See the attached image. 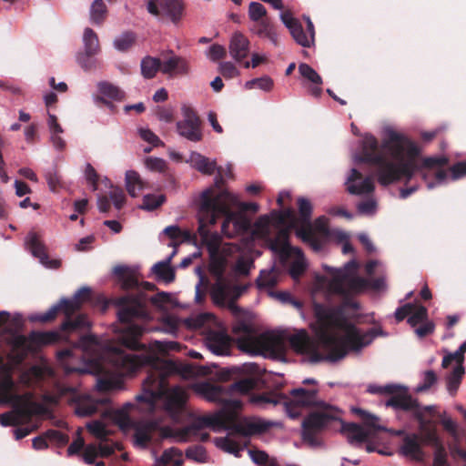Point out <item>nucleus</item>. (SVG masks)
<instances>
[{"instance_id":"nucleus-4","label":"nucleus","mask_w":466,"mask_h":466,"mask_svg":"<svg viewBox=\"0 0 466 466\" xmlns=\"http://www.w3.org/2000/svg\"><path fill=\"white\" fill-rule=\"evenodd\" d=\"M232 332L237 336L238 348L253 355L282 356L285 354L286 341H288L294 351L307 356L310 362L316 363L326 359L319 352L318 343L304 329L290 335L261 334L257 336L252 325L239 320L233 326Z\"/></svg>"},{"instance_id":"nucleus-45","label":"nucleus","mask_w":466,"mask_h":466,"mask_svg":"<svg viewBox=\"0 0 466 466\" xmlns=\"http://www.w3.org/2000/svg\"><path fill=\"white\" fill-rule=\"evenodd\" d=\"M136 35L133 32L127 31L117 36L114 40V47L120 51H127L135 44Z\"/></svg>"},{"instance_id":"nucleus-57","label":"nucleus","mask_w":466,"mask_h":466,"mask_svg":"<svg viewBox=\"0 0 466 466\" xmlns=\"http://www.w3.org/2000/svg\"><path fill=\"white\" fill-rule=\"evenodd\" d=\"M274 86L273 80L269 76H263L260 78H254L246 83V87L248 89H252L254 87H258L264 91H270Z\"/></svg>"},{"instance_id":"nucleus-36","label":"nucleus","mask_w":466,"mask_h":466,"mask_svg":"<svg viewBox=\"0 0 466 466\" xmlns=\"http://www.w3.org/2000/svg\"><path fill=\"white\" fill-rule=\"evenodd\" d=\"M292 256H295V258L289 267V274L293 279H299L306 271L307 263L299 248H296Z\"/></svg>"},{"instance_id":"nucleus-47","label":"nucleus","mask_w":466,"mask_h":466,"mask_svg":"<svg viewBox=\"0 0 466 466\" xmlns=\"http://www.w3.org/2000/svg\"><path fill=\"white\" fill-rule=\"evenodd\" d=\"M123 381L116 378H99L96 383V389L101 392H108L114 390L122 389Z\"/></svg>"},{"instance_id":"nucleus-46","label":"nucleus","mask_w":466,"mask_h":466,"mask_svg":"<svg viewBox=\"0 0 466 466\" xmlns=\"http://www.w3.org/2000/svg\"><path fill=\"white\" fill-rule=\"evenodd\" d=\"M270 223L280 228L287 225L280 210H272L268 216H263L258 221V225L262 224L264 227H268Z\"/></svg>"},{"instance_id":"nucleus-15","label":"nucleus","mask_w":466,"mask_h":466,"mask_svg":"<svg viewBox=\"0 0 466 466\" xmlns=\"http://www.w3.org/2000/svg\"><path fill=\"white\" fill-rule=\"evenodd\" d=\"M258 385V380L254 377H247L234 381L228 388L213 384L210 382H203L198 385V390L209 401L219 402L228 395L248 394L253 390Z\"/></svg>"},{"instance_id":"nucleus-5","label":"nucleus","mask_w":466,"mask_h":466,"mask_svg":"<svg viewBox=\"0 0 466 466\" xmlns=\"http://www.w3.org/2000/svg\"><path fill=\"white\" fill-rule=\"evenodd\" d=\"M238 204V197L228 189H221L215 194L212 187L204 190L200 196V210L204 219L214 225L218 218L223 217L221 231L225 237L233 238L247 232L250 221L245 216L233 211L232 205Z\"/></svg>"},{"instance_id":"nucleus-21","label":"nucleus","mask_w":466,"mask_h":466,"mask_svg":"<svg viewBox=\"0 0 466 466\" xmlns=\"http://www.w3.org/2000/svg\"><path fill=\"white\" fill-rule=\"evenodd\" d=\"M290 230L289 228H281L273 238L268 240L269 248L278 254L280 263L285 267L292 257L293 251L297 248L289 245Z\"/></svg>"},{"instance_id":"nucleus-50","label":"nucleus","mask_w":466,"mask_h":466,"mask_svg":"<svg viewBox=\"0 0 466 466\" xmlns=\"http://www.w3.org/2000/svg\"><path fill=\"white\" fill-rule=\"evenodd\" d=\"M98 89L103 96L115 100L120 101L125 97L124 92L122 90L107 82L100 83L98 85Z\"/></svg>"},{"instance_id":"nucleus-19","label":"nucleus","mask_w":466,"mask_h":466,"mask_svg":"<svg viewBox=\"0 0 466 466\" xmlns=\"http://www.w3.org/2000/svg\"><path fill=\"white\" fill-rule=\"evenodd\" d=\"M15 382L10 374L5 376L0 382V401L11 404L17 411L23 415H30L28 408L29 401H33V394L26 392L24 394L14 393Z\"/></svg>"},{"instance_id":"nucleus-63","label":"nucleus","mask_w":466,"mask_h":466,"mask_svg":"<svg viewBox=\"0 0 466 466\" xmlns=\"http://www.w3.org/2000/svg\"><path fill=\"white\" fill-rule=\"evenodd\" d=\"M97 344L96 336L90 334L81 335L78 340L75 343V348L80 349L83 351H87L92 346Z\"/></svg>"},{"instance_id":"nucleus-34","label":"nucleus","mask_w":466,"mask_h":466,"mask_svg":"<svg viewBox=\"0 0 466 466\" xmlns=\"http://www.w3.org/2000/svg\"><path fill=\"white\" fill-rule=\"evenodd\" d=\"M125 181L127 191L132 198H136L142 193L145 187V183L141 178L140 175L137 171H127Z\"/></svg>"},{"instance_id":"nucleus-43","label":"nucleus","mask_w":466,"mask_h":466,"mask_svg":"<svg viewBox=\"0 0 466 466\" xmlns=\"http://www.w3.org/2000/svg\"><path fill=\"white\" fill-rule=\"evenodd\" d=\"M297 203L301 223L304 225V227H310L311 214L313 209L310 201L301 197L298 198Z\"/></svg>"},{"instance_id":"nucleus-24","label":"nucleus","mask_w":466,"mask_h":466,"mask_svg":"<svg viewBox=\"0 0 466 466\" xmlns=\"http://www.w3.org/2000/svg\"><path fill=\"white\" fill-rule=\"evenodd\" d=\"M207 348L214 354L226 356L230 353L232 339L223 331H210L205 339Z\"/></svg>"},{"instance_id":"nucleus-32","label":"nucleus","mask_w":466,"mask_h":466,"mask_svg":"<svg viewBox=\"0 0 466 466\" xmlns=\"http://www.w3.org/2000/svg\"><path fill=\"white\" fill-rule=\"evenodd\" d=\"M341 432L344 433L350 443L363 442L369 438L370 432L357 423H346L340 419Z\"/></svg>"},{"instance_id":"nucleus-2","label":"nucleus","mask_w":466,"mask_h":466,"mask_svg":"<svg viewBox=\"0 0 466 466\" xmlns=\"http://www.w3.org/2000/svg\"><path fill=\"white\" fill-rule=\"evenodd\" d=\"M113 272L123 289L139 291L133 298L127 296L117 299V304L121 306L117 318L122 325L117 336L119 345L109 349L114 366L123 372L132 374L146 366L145 350L140 354L126 352V350L137 351L144 350L145 347L140 342L144 328L137 322H144L146 319V284L139 283L136 268L119 265L114 268Z\"/></svg>"},{"instance_id":"nucleus-28","label":"nucleus","mask_w":466,"mask_h":466,"mask_svg":"<svg viewBox=\"0 0 466 466\" xmlns=\"http://www.w3.org/2000/svg\"><path fill=\"white\" fill-rule=\"evenodd\" d=\"M229 53L237 62H243L249 54V40L242 33H235L229 42Z\"/></svg>"},{"instance_id":"nucleus-35","label":"nucleus","mask_w":466,"mask_h":466,"mask_svg":"<svg viewBox=\"0 0 466 466\" xmlns=\"http://www.w3.org/2000/svg\"><path fill=\"white\" fill-rule=\"evenodd\" d=\"M190 161L192 166L199 172L205 175H212L218 167L215 160H209V158L202 156L199 153L193 152L190 156Z\"/></svg>"},{"instance_id":"nucleus-62","label":"nucleus","mask_w":466,"mask_h":466,"mask_svg":"<svg viewBox=\"0 0 466 466\" xmlns=\"http://www.w3.org/2000/svg\"><path fill=\"white\" fill-rule=\"evenodd\" d=\"M249 400L251 403L259 406L269 403L276 405L279 402L276 397L272 396L270 393L253 394L250 396Z\"/></svg>"},{"instance_id":"nucleus-26","label":"nucleus","mask_w":466,"mask_h":466,"mask_svg":"<svg viewBox=\"0 0 466 466\" xmlns=\"http://www.w3.org/2000/svg\"><path fill=\"white\" fill-rule=\"evenodd\" d=\"M400 453L413 461H422L425 453L420 443V437L416 433L405 434L400 447Z\"/></svg>"},{"instance_id":"nucleus-18","label":"nucleus","mask_w":466,"mask_h":466,"mask_svg":"<svg viewBox=\"0 0 466 466\" xmlns=\"http://www.w3.org/2000/svg\"><path fill=\"white\" fill-rule=\"evenodd\" d=\"M147 12L160 21L177 25L184 16L185 5L182 0H147Z\"/></svg>"},{"instance_id":"nucleus-42","label":"nucleus","mask_w":466,"mask_h":466,"mask_svg":"<svg viewBox=\"0 0 466 466\" xmlns=\"http://www.w3.org/2000/svg\"><path fill=\"white\" fill-rule=\"evenodd\" d=\"M60 335L56 331L31 332V339L35 341V347L56 343Z\"/></svg>"},{"instance_id":"nucleus-9","label":"nucleus","mask_w":466,"mask_h":466,"mask_svg":"<svg viewBox=\"0 0 466 466\" xmlns=\"http://www.w3.org/2000/svg\"><path fill=\"white\" fill-rule=\"evenodd\" d=\"M322 408L310 411L302 420L301 437L311 448L322 445V434L331 422L340 420L341 410L337 407L322 403Z\"/></svg>"},{"instance_id":"nucleus-31","label":"nucleus","mask_w":466,"mask_h":466,"mask_svg":"<svg viewBox=\"0 0 466 466\" xmlns=\"http://www.w3.org/2000/svg\"><path fill=\"white\" fill-rule=\"evenodd\" d=\"M175 254L176 250L172 252L167 260L157 262L152 267L151 273L155 276L157 281L168 284L175 280V270L170 267V261Z\"/></svg>"},{"instance_id":"nucleus-16","label":"nucleus","mask_w":466,"mask_h":466,"mask_svg":"<svg viewBox=\"0 0 466 466\" xmlns=\"http://www.w3.org/2000/svg\"><path fill=\"white\" fill-rule=\"evenodd\" d=\"M248 285H238L226 277L215 279L210 288V298L219 307H228L231 311L238 312V299L248 289Z\"/></svg>"},{"instance_id":"nucleus-52","label":"nucleus","mask_w":466,"mask_h":466,"mask_svg":"<svg viewBox=\"0 0 466 466\" xmlns=\"http://www.w3.org/2000/svg\"><path fill=\"white\" fill-rule=\"evenodd\" d=\"M347 190L352 195L369 194L374 191V185L370 177H367L360 185L351 184Z\"/></svg>"},{"instance_id":"nucleus-61","label":"nucleus","mask_w":466,"mask_h":466,"mask_svg":"<svg viewBox=\"0 0 466 466\" xmlns=\"http://www.w3.org/2000/svg\"><path fill=\"white\" fill-rule=\"evenodd\" d=\"M186 456L187 459H192L198 462H204L207 457V453L203 446L197 445L189 447L186 451Z\"/></svg>"},{"instance_id":"nucleus-14","label":"nucleus","mask_w":466,"mask_h":466,"mask_svg":"<svg viewBox=\"0 0 466 466\" xmlns=\"http://www.w3.org/2000/svg\"><path fill=\"white\" fill-rule=\"evenodd\" d=\"M160 57L147 56V79L156 76L157 72H161L168 76H187L190 72L188 61L183 57L175 55L172 49H167L160 53Z\"/></svg>"},{"instance_id":"nucleus-60","label":"nucleus","mask_w":466,"mask_h":466,"mask_svg":"<svg viewBox=\"0 0 466 466\" xmlns=\"http://www.w3.org/2000/svg\"><path fill=\"white\" fill-rule=\"evenodd\" d=\"M46 437L47 441L57 444L58 446H64L69 441V437L56 430H48L46 431Z\"/></svg>"},{"instance_id":"nucleus-17","label":"nucleus","mask_w":466,"mask_h":466,"mask_svg":"<svg viewBox=\"0 0 466 466\" xmlns=\"http://www.w3.org/2000/svg\"><path fill=\"white\" fill-rule=\"evenodd\" d=\"M290 399L285 401V410L288 416L297 419L301 415L302 409L318 410L322 408V403H327L319 399L317 388L305 389L297 388L289 391Z\"/></svg>"},{"instance_id":"nucleus-7","label":"nucleus","mask_w":466,"mask_h":466,"mask_svg":"<svg viewBox=\"0 0 466 466\" xmlns=\"http://www.w3.org/2000/svg\"><path fill=\"white\" fill-rule=\"evenodd\" d=\"M153 376L147 371V443L150 441V431L155 428V422L148 416L157 406L161 407L173 420H177L182 413L187 394L181 386L169 388L165 378L159 380L157 390L151 389Z\"/></svg>"},{"instance_id":"nucleus-11","label":"nucleus","mask_w":466,"mask_h":466,"mask_svg":"<svg viewBox=\"0 0 466 466\" xmlns=\"http://www.w3.org/2000/svg\"><path fill=\"white\" fill-rule=\"evenodd\" d=\"M111 420L123 431L133 430L136 443L146 448V411L137 404L126 403L121 409L108 412Z\"/></svg>"},{"instance_id":"nucleus-6","label":"nucleus","mask_w":466,"mask_h":466,"mask_svg":"<svg viewBox=\"0 0 466 466\" xmlns=\"http://www.w3.org/2000/svg\"><path fill=\"white\" fill-rule=\"evenodd\" d=\"M91 299V289L89 288H81L72 299H62L57 304L51 307L45 313H35L29 316L31 322L48 323L56 319L59 313H63L66 317L61 324V330L65 333H72L77 331H86L90 329L91 322L86 314H78L77 312L82 304Z\"/></svg>"},{"instance_id":"nucleus-25","label":"nucleus","mask_w":466,"mask_h":466,"mask_svg":"<svg viewBox=\"0 0 466 466\" xmlns=\"http://www.w3.org/2000/svg\"><path fill=\"white\" fill-rule=\"evenodd\" d=\"M275 423L260 418L247 419L241 423H238L233 428L238 433L245 437L263 434L269 431Z\"/></svg>"},{"instance_id":"nucleus-27","label":"nucleus","mask_w":466,"mask_h":466,"mask_svg":"<svg viewBox=\"0 0 466 466\" xmlns=\"http://www.w3.org/2000/svg\"><path fill=\"white\" fill-rule=\"evenodd\" d=\"M280 19L286 27L289 30L293 39L302 46H308L309 41L306 38V32L304 31L301 23L289 11L282 12Z\"/></svg>"},{"instance_id":"nucleus-48","label":"nucleus","mask_w":466,"mask_h":466,"mask_svg":"<svg viewBox=\"0 0 466 466\" xmlns=\"http://www.w3.org/2000/svg\"><path fill=\"white\" fill-rule=\"evenodd\" d=\"M265 6L258 2H251L248 5V17L255 23L269 18Z\"/></svg>"},{"instance_id":"nucleus-55","label":"nucleus","mask_w":466,"mask_h":466,"mask_svg":"<svg viewBox=\"0 0 466 466\" xmlns=\"http://www.w3.org/2000/svg\"><path fill=\"white\" fill-rule=\"evenodd\" d=\"M88 431L93 434L96 439L105 441L109 435V431L106 430V425L99 421L94 420L87 424Z\"/></svg>"},{"instance_id":"nucleus-39","label":"nucleus","mask_w":466,"mask_h":466,"mask_svg":"<svg viewBox=\"0 0 466 466\" xmlns=\"http://www.w3.org/2000/svg\"><path fill=\"white\" fill-rule=\"evenodd\" d=\"M107 8L103 0H95L90 8V19L96 25H101L106 20Z\"/></svg>"},{"instance_id":"nucleus-22","label":"nucleus","mask_w":466,"mask_h":466,"mask_svg":"<svg viewBox=\"0 0 466 466\" xmlns=\"http://www.w3.org/2000/svg\"><path fill=\"white\" fill-rule=\"evenodd\" d=\"M202 211L198 209V228L199 237L198 247H206L208 253L220 251L221 238L217 232H210L208 228L209 221L204 219Z\"/></svg>"},{"instance_id":"nucleus-41","label":"nucleus","mask_w":466,"mask_h":466,"mask_svg":"<svg viewBox=\"0 0 466 466\" xmlns=\"http://www.w3.org/2000/svg\"><path fill=\"white\" fill-rule=\"evenodd\" d=\"M464 375V368L462 365H457L451 373L447 377V390L450 394L454 395L461 384V379Z\"/></svg>"},{"instance_id":"nucleus-51","label":"nucleus","mask_w":466,"mask_h":466,"mask_svg":"<svg viewBox=\"0 0 466 466\" xmlns=\"http://www.w3.org/2000/svg\"><path fill=\"white\" fill-rule=\"evenodd\" d=\"M299 72L302 77L311 82L313 85H322V78L317 71L309 65L302 63L299 66Z\"/></svg>"},{"instance_id":"nucleus-40","label":"nucleus","mask_w":466,"mask_h":466,"mask_svg":"<svg viewBox=\"0 0 466 466\" xmlns=\"http://www.w3.org/2000/svg\"><path fill=\"white\" fill-rule=\"evenodd\" d=\"M182 452L177 448H170L164 451L163 454L157 459L158 464L167 466H180L182 463L181 460Z\"/></svg>"},{"instance_id":"nucleus-20","label":"nucleus","mask_w":466,"mask_h":466,"mask_svg":"<svg viewBox=\"0 0 466 466\" xmlns=\"http://www.w3.org/2000/svg\"><path fill=\"white\" fill-rule=\"evenodd\" d=\"M178 134L191 142H199L203 138L201 120L197 112L189 107H183V119L177 123Z\"/></svg>"},{"instance_id":"nucleus-8","label":"nucleus","mask_w":466,"mask_h":466,"mask_svg":"<svg viewBox=\"0 0 466 466\" xmlns=\"http://www.w3.org/2000/svg\"><path fill=\"white\" fill-rule=\"evenodd\" d=\"M223 408L217 413L212 415H202L194 417L191 422L183 427L177 433L182 440H187L189 434H195L199 430L206 428H234L237 418V410L242 407V402L239 400L228 399L227 396L221 401Z\"/></svg>"},{"instance_id":"nucleus-23","label":"nucleus","mask_w":466,"mask_h":466,"mask_svg":"<svg viewBox=\"0 0 466 466\" xmlns=\"http://www.w3.org/2000/svg\"><path fill=\"white\" fill-rule=\"evenodd\" d=\"M27 248L35 258H37L41 264L49 268H57L61 262L58 259H50L45 244L40 240L35 232H30L25 240Z\"/></svg>"},{"instance_id":"nucleus-59","label":"nucleus","mask_w":466,"mask_h":466,"mask_svg":"<svg viewBox=\"0 0 466 466\" xmlns=\"http://www.w3.org/2000/svg\"><path fill=\"white\" fill-rule=\"evenodd\" d=\"M96 410H97L96 404L92 401H89V400H85V401L79 402L76 408V414L81 417L91 416L94 413H96Z\"/></svg>"},{"instance_id":"nucleus-30","label":"nucleus","mask_w":466,"mask_h":466,"mask_svg":"<svg viewBox=\"0 0 466 466\" xmlns=\"http://www.w3.org/2000/svg\"><path fill=\"white\" fill-rule=\"evenodd\" d=\"M29 410L31 411L30 415H23L17 411L16 408H14L13 412H5L0 415V423L3 426H17L22 420H29L32 416L37 412V409L39 405L35 401H29L28 403Z\"/></svg>"},{"instance_id":"nucleus-38","label":"nucleus","mask_w":466,"mask_h":466,"mask_svg":"<svg viewBox=\"0 0 466 466\" xmlns=\"http://www.w3.org/2000/svg\"><path fill=\"white\" fill-rule=\"evenodd\" d=\"M182 429L183 428L175 430V429H172L167 426L162 427L160 430V435L162 438H170V437L176 438L178 441H181V442L188 441L191 438L198 439L202 442H206L209 440V437H210L209 434L208 432L200 433L201 430H199L195 434H189L187 436V440L184 441L180 438V436L177 433Z\"/></svg>"},{"instance_id":"nucleus-3","label":"nucleus","mask_w":466,"mask_h":466,"mask_svg":"<svg viewBox=\"0 0 466 466\" xmlns=\"http://www.w3.org/2000/svg\"><path fill=\"white\" fill-rule=\"evenodd\" d=\"M342 302L335 307L319 302L312 305L313 313L320 329V339L329 350L328 360L337 361L343 359L348 350H360L370 345L378 336L385 337L387 333L381 327H374L361 332L346 316V309L357 310L360 304L350 295H340Z\"/></svg>"},{"instance_id":"nucleus-56","label":"nucleus","mask_w":466,"mask_h":466,"mask_svg":"<svg viewBox=\"0 0 466 466\" xmlns=\"http://www.w3.org/2000/svg\"><path fill=\"white\" fill-rule=\"evenodd\" d=\"M428 319V310L424 306L414 307L413 311L408 318V323L411 327H416L418 324L426 321Z\"/></svg>"},{"instance_id":"nucleus-44","label":"nucleus","mask_w":466,"mask_h":466,"mask_svg":"<svg viewBox=\"0 0 466 466\" xmlns=\"http://www.w3.org/2000/svg\"><path fill=\"white\" fill-rule=\"evenodd\" d=\"M296 235L300 238L303 242L309 244L314 250L318 251L321 249V243L313 234L311 227L297 228Z\"/></svg>"},{"instance_id":"nucleus-1","label":"nucleus","mask_w":466,"mask_h":466,"mask_svg":"<svg viewBox=\"0 0 466 466\" xmlns=\"http://www.w3.org/2000/svg\"><path fill=\"white\" fill-rule=\"evenodd\" d=\"M419 147L403 135L390 130L387 137L379 146L377 138L372 135H366L362 140L361 156L359 160L371 164L375 167V175L380 185L383 187L404 181L408 184L416 173H420L427 183L429 189L436 184L442 183L448 177V172L440 169L434 173L436 182L429 181L430 171L433 167H441L448 164V158L444 157H425L420 165L416 161L419 155Z\"/></svg>"},{"instance_id":"nucleus-29","label":"nucleus","mask_w":466,"mask_h":466,"mask_svg":"<svg viewBox=\"0 0 466 466\" xmlns=\"http://www.w3.org/2000/svg\"><path fill=\"white\" fill-rule=\"evenodd\" d=\"M250 31L258 37L269 40L274 46L279 44L278 33L270 18L253 24Z\"/></svg>"},{"instance_id":"nucleus-54","label":"nucleus","mask_w":466,"mask_h":466,"mask_svg":"<svg viewBox=\"0 0 466 466\" xmlns=\"http://www.w3.org/2000/svg\"><path fill=\"white\" fill-rule=\"evenodd\" d=\"M45 376L46 369L38 365L32 366L23 374V378L28 384L41 381Z\"/></svg>"},{"instance_id":"nucleus-13","label":"nucleus","mask_w":466,"mask_h":466,"mask_svg":"<svg viewBox=\"0 0 466 466\" xmlns=\"http://www.w3.org/2000/svg\"><path fill=\"white\" fill-rule=\"evenodd\" d=\"M22 326V317L15 315L11 319L10 325L5 327L3 330L9 335L6 342L11 350L7 355V359L13 366L21 365L27 358L28 354L35 351L36 348L35 341L31 339V333L28 337L18 333Z\"/></svg>"},{"instance_id":"nucleus-10","label":"nucleus","mask_w":466,"mask_h":466,"mask_svg":"<svg viewBox=\"0 0 466 466\" xmlns=\"http://www.w3.org/2000/svg\"><path fill=\"white\" fill-rule=\"evenodd\" d=\"M357 265L354 261L348 262L344 268H334L324 266L325 271L330 276L319 277V281L327 283L329 293L337 295H351L364 291L370 286V282L359 276H352L351 271L356 270Z\"/></svg>"},{"instance_id":"nucleus-58","label":"nucleus","mask_w":466,"mask_h":466,"mask_svg":"<svg viewBox=\"0 0 466 466\" xmlns=\"http://www.w3.org/2000/svg\"><path fill=\"white\" fill-rule=\"evenodd\" d=\"M438 377L436 373L430 370L423 373V381L419 384L415 390L416 392H424L429 390L434 384H436Z\"/></svg>"},{"instance_id":"nucleus-37","label":"nucleus","mask_w":466,"mask_h":466,"mask_svg":"<svg viewBox=\"0 0 466 466\" xmlns=\"http://www.w3.org/2000/svg\"><path fill=\"white\" fill-rule=\"evenodd\" d=\"M84 48L87 55H97L100 52V45L96 33L86 27L83 34Z\"/></svg>"},{"instance_id":"nucleus-64","label":"nucleus","mask_w":466,"mask_h":466,"mask_svg":"<svg viewBox=\"0 0 466 466\" xmlns=\"http://www.w3.org/2000/svg\"><path fill=\"white\" fill-rule=\"evenodd\" d=\"M109 197L112 199L115 208L117 210H120L126 202L124 190L121 187H113L109 193Z\"/></svg>"},{"instance_id":"nucleus-12","label":"nucleus","mask_w":466,"mask_h":466,"mask_svg":"<svg viewBox=\"0 0 466 466\" xmlns=\"http://www.w3.org/2000/svg\"><path fill=\"white\" fill-rule=\"evenodd\" d=\"M369 391L370 393L390 394V397L385 402L387 407H390L395 410L410 412L413 417L420 421L423 420L424 413L420 405L418 400L413 399L409 393L408 388L396 384H388L385 386L370 385Z\"/></svg>"},{"instance_id":"nucleus-49","label":"nucleus","mask_w":466,"mask_h":466,"mask_svg":"<svg viewBox=\"0 0 466 466\" xmlns=\"http://www.w3.org/2000/svg\"><path fill=\"white\" fill-rule=\"evenodd\" d=\"M277 282V274L273 269L269 271L261 270L256 280L257 286L259 289L273 288Z\"/></svg>"},{"instance_id":"nucleus-33","label":"nucleus","mask_w":466,"mask_h":466,"mask_svg":"<svg viewBox=\"0 0 466 466\" xmlns=\"http://www.w3.org/2000/svg\"><path fill=\"white\" fill-rule=\"evenodd\" d=\"M209 255V264L208 270L209 273L215 278H223L225 277L226 268L228 266V259L226 255L222 250L208 253Z\"/></svg>"},{"instance_id":"nucleus-53","label":"nucleus","mask_w":466,"mask_h":466,"mask_svg":"<svg viewBox=\"0 0 466 466\" xmlns=\"http://www.w3.org/2000/svg\"><path fill=\"white\" fill-rule=\"evenodd\" d=\"M45 177L48 184L49 188L56 192L59 188L63 187V182L61 176L56 167H51L45 173Z\"/></svg>"}]
</instances>
